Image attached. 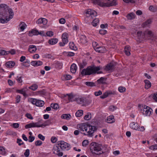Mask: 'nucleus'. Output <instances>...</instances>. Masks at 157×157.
<instances>
[{"mask_svg":"<svg viewBox=\"0 0 157 157\" xmlns=\"http://www.w3.org/2000/svg\"><path fill=\"white\" fill-rule=\"evenodd\" d=\"M85 84L88 86L90 87L95 86V83L92 82H85Z\"/></svg>","mask_w":157,"mask_h":157,"instance_id":"4c0bfd02","label":"nucleus"},{"mask_svg":"<svg viewBox=\"0 0 157 157\" xmlns=\"http://www.w3.org/2000/svg\"><path fill=\"white\" fill-rule=\"evenodd\" d=\"M29 149H27L26 150L25 152L24 153V155L26 157H28L29 156Z\"/></svg>","mask_w":157,"mask_h":157,"instance_id":"e2e57ef3","label":"nucleus"},{"mask_svg":"<svg viewBox=\"0 0 157 157\" xmlns=\"http://www.w3.org/2000/svg\"><path fill=\"white\" fill-rule=\"evenodd\" d=\"M42 142L40 140H37L35 143V145L36 146H40L42 144Z\"/></svg>","mask_w":157,"mask_h":157,"instance_id":"69168bd1","label":"nucleus"},{"mask_svg":"<svg viewBox=\"0 0 157 157\" xmlns=\"http://www.w3.org/2000/svg\"><path fill=\"white\" fill-rule=\"evenodd\" d=\"M29 88L32 90L34 91L36 90L38 88V86L36 84H34L30 86Z\"/></svg>","mask_w":157,"mask_h":157,"instance_id":"79ce46f5","label":"nucleus"},{"mask_svg":"<svg viewBox=\"0 0 157 157\" xmlns=\"http://www.w3.org/2000/svg\"><path fill=\"white\" fill-rule=\"evenodd\" d=\"M109 96L108 91L104 93L103 95L100 96V98L101 99H104L107 98Z\"/></svg>","mask_w":157,"mask_h":157,"instance_id":"49530a36","label":"nucleus"},{"mask_svg":"<svg viewBox=\"0 0 157 157\" xmlns=\"http://www.w3.org/2000/svg\"><path fill=\"white\" fill-rule=\"evenodd\" d=\"M25 127L26 128H28L33 127V123H30L29 124H26L25 126Z\"/></svg>","mask_w":157,"mask_h":157,"instance_id":"864d4df0","label":"nucleus"},{"mask_svg":"<svg viewBox=\"0 0 157 157\" xmlns=\"http://www.w3.org/2000/svg\"><path fill=\"white\" fill-rule=\"evenodd\" d=\"M19 26L21 30L23 31L25 29L26 26V24L23 22H21L20 24L19 25Z\"/></svg>","mask_w":157,"mask_h":157,"instance_id":"c85d7f7f","label":"nucleus"},{"mask_svg":"<svg viewBox=\"0 0 157 157\" xmlns=\"http://www.w3.org/2000/svg\"><path fill=\"white\" fill-rule=\"evenodd\" d=\"M99 32L101 34L105 35L107 31L105 30L102 29L100 30Z\"/></svg>","mask_w":157,"mask_h":157,"instance_id":"6e6d98bb","label":"nucleus"},{"mask_svg":"<svg viewBox=\"0 0 157 157\" xmlns=\"http://www.w3.org/2000/svg\"><path fill=\"white\" fill-rule=\"evenodd\" d=\"M72 78V76L69 75H66L63 76V79L65 80H69L71 79Z\"/></svg>","mask_w":157,"mask_h":157,"instance_id":"e433bc0d","label":"nucleus"},{"mask_svg":"<svg viewBox=\"0 0 157 157\" xmlns=\"http://www.w3.org/2000/svg\"><path fill=\"white\" fill-rule=\"evenodd\" d=\"M57 145L59 146L62 150H68L70 148V144L63 141H58V142Z\"/></svg>","mask_w":157,"mask_h":157,"instance_id":"423d86ee","label":"nucleus"},{"mask_svg":"<svg viewBox=\"0 0 157 157\" xmlns=\"http://www.w3.org/2000/svg\"><path fill=\"white\" fill-rule=\"evenodd\" d=\"M0 9H1L2 10L5 9L8 10L9 13L10 14L9 17L4 19L0 18V21H1V23H7L13 17L14 14L11 8H9V7L5 4H0Z\"/></svg>","mask_w":157,"mask_h":157,"instance_id":"7ed1b4c3","label":"nucleus"},{"mask_svg":"<svg viewBox=\"0 0 157 157\" xmlns=\"http://www.w3.org/2000/svg\"><path fill=\"white\" fill-rule=\"evenodd\" d=\"M35 139V137L34 136H29V142H32Z\"/></svg>","mask_w":157,"mask_h":157,"instance_id":"680f3d73","label":"nucleus"},{"mask_svg":"<svg viewBox=\"0 0 157 157\" xmlns=\"http://www.w3.org/2000/svg\"><path fill=\"white\" fill-rule=\"evenodd\" d=\"M149 149L152 150H157V144L152 145L149 147Z\"/></svg>","mask_w":157,"mask_h":157,"instance_id":"3c124183","label":"nucleus"},{"mask_svg":"<svg viewBox=\"0 0 157 157\" xmlns=\"http://www.w3.org/2000/svg\"><path fill=\"white\" fill-rule=\"evenodd\" d=\"M89 141L87 140H84L82 143V145L83 146L86 147V146L88 144Z\"/></svg>","mask_w":157,"mask_h":157,"instance_id":"8fccbe9b","label":"nucleus"},{"mask_svg":"<svg viewBox=\"0 0 157 157\" xmlns=\"http://www.w3.org/2000/svg\"><path fill=\"white\" fill-rule=\"evenodd\" d=\"M67 95L68 96V100L69 101L72 102L73 101H74L75 98H74V96L72 94H67Z\"/></svg>","mask_w":157,"mask_h":157,"instance_id":"7c9ffc66","label":"nucleus"},{"mask_svg":"<svg viewBox=\"0 0 157 157\" xmlns=\"http://www.w3.org/2000/svg\"><path fill=\"white\" fill-rule=\"evenodd\" d=\"M93 2L97 4L101 7L105 6H107V3L102 2L101 0H92Z\"/></svg>","mask_w":157,"mask_h":157,"instance_id":"ddd939ff","label":"nucleus"},{"mask_svg":"<svg viewBox=\"0 0 157 157\" xmlns=\"http://www.w3.org/2000/svg\"><path fill=\"white\" fill-rule=\"evenodd\" d=\"M43 63L40 61H34L31 62V64L34 66H38L42 65Z\"/></svg>","mask_w":157,"mask_h":157,"instance_id":"dca6fc26","label":"nucleus"},{"mask_svg":"<svg viewBox=\"0 0 157 157\" xmlns=\"http://www.w3.org/2000/svg\"><path fill=\"white\" fill-rule=\"evenodd\" d=\"M145 83V88L146 89H148L151 86V83L150 82L147 80H145L144 81Z\"/></svg>","mask_w":157,"mask_h":157,"instance_id":"bb28decb","label":"nucleus"},{"mask_svg":"<svg viewBox=\"0 0 157 157\" xmlns=\"http://www.w3.org/2000/svg\"><path fill=\"white\" fill-rule=\"evenodd\" d=\"M39 33V32L36 29H33L29 32V35L30 36H32L33 35H37Z\"/></svg>","mask_w":157,"mask_h":157,"instance_id":"412c9836","label":"nucleus"},{"mask_svg":"<svg viewBox=\"0 0 157 157\" xmlns=\"http://www.w3.org/2000/svg\"><path fill=\"white\" fill-rule=\"evenodd\" d=\"M99 20L98 19L96 18L94 19L92 22V25L94 26H96L97 24L98 23Z\"/></svg>","mask_w":157,"mask_h":157,"instance_id":"58836bf2","label":"nucleus"},{"mask_svg":"<svg viewBox=\"0 0 157 157\" xmlns=\"http://www.w3.org/2000/svg\"><path fill=\"white\" fill-rule=\"evenodd\" d=\"M126 90V89L125 87L122 86H120L118 88V90L121 93H122L125 92Z\"/></svg>","mask_w":157,"mask_h":157,"instance_id":"09e8293b","label":"nucleus"},{"mask_svg":"<svg viewBox=\"0 0 157 157\" xmlns=\"http://www.w3.org/2000/svg\"><path fill=\"white\" fill-rule=\"evenodd\" d=\"M68 34L66 33L63 34L62 35V38L63 42H65L67 43L68 42Z\"/></svg>","mask_w":157,"mask_h":157,"instance_id":"f3484780","label":"nucleus"},{"mask_svg":"<svg viewBox=\"0 0 157 157\" xmlns=\"http://www.w3.org/2000/svg\"><path fill=\"white\" fill-rule=\"evenodd\" d=\"M71 117V116L70 114H63L61 116V118L62 119L68 120L70 119V118Z\"/></svg>","mask_w":157,"mask_h":157,"instance_id":"72a5a7b5","label":"nucleus"},{"mask_svg":"<svg viewBox=\"0 0 157 157\" xmlns=\"http://www.w3.org/2000/svg\"><path fill=\"white\" fill-rule=\"evenodd\" d=\"M17 92L18 93L23 94L24 96H26L27 95V94L26 93V90L25 89L17 90Z\"/></svg>","mask_w":157,"mask_h":157,"instance_id":"c756f323","label":"nucleus"},{"mask_svg":"<svg viewBox=\"0 0 157 157\" xmlns=\"http://www.w3.org/2000/svg\"><path fill=\"white\" fill-rule=\"evenodd\" d=\"M69 47L71 49L74 50H76L77 49L76 47L73 42H70L69 43Z\"/></svg>","mask_w":157,"mask_h":157,"instance_id":"f704fd0d","label":"nucleus"},{"mask_svg":"<svg viewBox=\"0 0 157 157\" xmlns=\"http://www.w3.org/2000/svg\"><path fill=\"white\" fill-rule=\"evenodd\" d=\"M91 115L90 113H88L84 117V119L86 120H89L91 118Z\"/></svg>","mask_w":157,"mask_h":157,"instance_id":"a19ab883","label":"nucleus"},{"mask_svg":"<svg viewBox=\"0 0 157 157\" xmlns=\"http://www.w3.org/2000/svg\"><path fill=\"white\" fill-rule=\"evenodd\" d=\"M115 121L114 117L113 116H110L107 117L106 122L109 123H112Z\"/></svg>","mask_w":157,"mask_h":157,"instance_id":"6ab92c4d","label":"nucleus"},{"mask_svg":"<svg viewBox=\"0 0 157 157\" xmlns=\"http://www.w3.org/2000/svg\"><path fill=\"white\" fill-rule=\"evenodd\" d=\"M36 49V48L35 45H32L29 46V51L31 53L35 52Z\"/></svg>","mask_w":157,"mask_h":157,"instance_id":"aec40b11","label":"nucleus"},{"mask_svg":"<svg viewBox=\"0 0 157 157\" xmlns=\"http://www.w3.org/2000/svg\"><path fill=\"white\" fill-rule=\"evenodd\" d=\"M46 34L48 36H51L53 35V33L52 31H49L47 32Z\"/></svg>","mask_w":157,"mask_h":157,"instance_id":"338daca9","label":"nucleus"},{"mask_svg":"<svg viewBox=\"0 0 157 157\" xmlns=\"http://www.w3.org/2000/svg\"><path fill=\"white\" fill-rule=\"evenodd\" d=\"M152 110L151 108L146 105H144L142 113L143 114L146 116H149Z\"/></svg>","mask_w":157,"mask_h":157,"instance_id":"1a4fd4ad","label":"nucleus"},{"mask_svg":"<svg viewBox=\"0 0 157 157\" xmlns=\"http://www.w3.org/2000/svg\"><path fill=\"white\" fill-rule=\"evenodd\" d=\"M80 41L82 44H85L87 42L86 36L84 35H81L80 36Z\"/></svg>","mask_w":157,"mask_h":157,"instance_id":"5701e85b","label":"nucleus"},{"mask_svg":"<svg viewBox=\"0 0 157 157\" xmlns=\"http://www.w3.org/2000/svg\"><path fill=\"white\" fill-rule=\"evenodd\" d=\"M38 137L40 140L43 141L45 139V137L41 134H39L38 136Z\"/></svg>","mask_w":157,"mask_h":157,"instance_id":"774afa93","label":"nucleus"},{"mask_svg":"<svg viewBox=\"0 0 157 157\" xmlns=\"http://www.w3.org/2000/svg\"><path fill=\"white\" fill-rule=\"evenodd\" d=\"M58 40L56 38L48 40V43L53 45L56 44L58 42Z\"/></svg>","mask_w":157,"mask_h":157,"instance_id":"cd10ccee","label":"nucleus"},{"mask_svg":"<svg viewBox=\"0 0 157 157\" xmlns=\"http://www.w3.org/2000/svg\"><path fill=\"white\" fill-rule=\"evenodd\" d=\"M87 64V63L85 61H83L82 63H80L79 64V65L80 69H82L84 68Z\"/></svg>","mask_w":157,"mask_h":157,"instance_id":"ea45409f","label":"nucleus"},{"mask_svg":"<svg viewBox=\"0 0 157 157\" xmlns=\"http://www.w3.org/2000/svg\"><path fill=\"white\" fill-rule=\"evenodd\" d=\"M135 17L136 15L134 13H133L128 14L126 16V17L127 19L130 20L134 19L135 18Z\"/></svg>","mask_w":157,"mask_h":157,"instance_id":"b1692460","label":"nucleus"},{"mask_svg":"<svg viewBox=\"0 0 157 157\" xmlns=\"http://www.w3.org/2000/svg\"><path fill=\"white\" fill-rule=\"evenodd\" d=\"M117 108V107L116 106L113 105L110 106L109 108V110L111 111H113Z\"/></svg>","mask_w":157,"mask_h":157,"instance_id":"4d7b16f0","label":"nucleus"},{"mask_svg":"<svg viewBox=\"0 0 157 157\" xmlns=\"http://www.w3.org/2000/svg\"><path fill=\"white\" fill-rule=\"evenodd\" d=\"M78 128L82 131H85L86 133H82L84 135H87L90 137L93 136V134L96 130V128L94 126L90 125L84 123L78 125Z\"/></svg>","mask_w":157,"mask_h":157,"instance_id":"f257e3e1","label":"nucleus"},{"mask_svg":"<svg viewBox=\"0 0 157 157\" xmlns=\"http://www.w3.org/2000/svg\"><path fill=\"white\" fill-rule=\"evenodd\" d=\"M7 55V51L0 49V55Z\"/></svg>","mask_w":157,"mask_h":157,"instance_id":"603ef678","label":"nucleus"},{"mask_svg":"<svg viewBox=\"0 0 157 157\" xmlns=\"http://www.w3.org/2000/svg\"><path fill=\"white\" fill-rule=\"evenodd\" d=\"M105 78L103 77H101L100 79H98L97 80V82L98 83H101L103 84L105 83V82L104 81Z\"/></svg>","mask_w":157,"mask_h":157,"instance_id":"37998d69","label":"nucleus"},{"mask_svg":"<svg viewBox=\"0 0 157 157\" xmlns=\"http://www.w3.org/2000/svg\"><path fill=\"white\" fill-rule=\"evenodd\" d=\"M57 138L55 137H52L51 138V142L53 143H55L57 141Z\"/></svg>","mask_w":157,"mask_h":157,"instance_id":"bf43d9fd","label":"nucleus"},{"mask_svg":"<svg viewBox=\"0 0 157 157\" xmlns=\"http://www.w3.org/2000/svg\"><path fill=\"white\" fill-rule=\"evenodd\" d=\"M74 101H75L78 104L81 105L82 106H86L90 103L86 98L82 97L75 98Z\"/></svg>","mask_w":157,"mask_h":157,"instance_id":"39448f33","label":"nucleus"},{"mask_svg":"<svg viewBox=\"0 0 157 157\" xmlns=\"http://www.w3.org/2000/svg\"><path fill=\"white\" fill-rule=\"evenodd\" d=\"M15 64V62L13 61H8L6 63V66L8 68H12L13 67Z\"/></svg>","mask_w":157,"mask_h":157,"instance_id":"4468645a","label":"nucleus"},{"mask_svg":"<svg viewBox=\"0 0 157 157\" xmlns=\"http://www.w3.org/2000/svg\"><path fill=\"white\" fill-rule=\"evenodd\" d=\"M149 10L151 12H155L157 11V7L151 5L149 7Z\"/></svg>","mask_w":157,"mask_h":157,"instance_id":"2f4dec72","label":"nucleus"},{"mask_svg":"<svg viewBox=\"0 0 157 157\" xmlns=\"http://www.w3.org/2000/svg\"><path fill=\"white\" fill-rule=\"evenodd\" d=\"M95 50L96 52L100 53H103L106 51V49L104 47L99 46L97 48H95Z\"/></svg>","mask_w":157,"mask_h":157,"instance_id":"2eb2a0df","label":"nucleus"},{"mask_svg":"<svg viewBox=\"0 0 157 157\" xmlns=\"http://www.w3.org/2000/svg\"><path fill=\"white\" fill-rule=\"evenodd\" d=\"M0 151H1V154L2 155H5L6 153L5 149L2 147H0Z\"/></svg>","mask_w":157,"mask_h":157,"instance_id":"de8ad7c7","label":"nucleus"},{"mask_svg":"<svg viewBox=\"0 0 157 157\" xmlns=\"http://www.w3.org/2000/svg\"><path fill=\"white\" fill-rule=\"evenodd\" d=\"M31 100L32 103L33 105H35L37 106L42 107L44 104L43 101L35 98H32Z\"/></svg>","mask_w":157,"mask_h":157,"instance_id":"0eeeda50","label":"nucleus"},{"mask_svg":"<svg viewBox=\"0 0 157 157\" xmlns=\"http://www.w3.org/2000/svg\"><path fill=\"white\" fill-rule=\"evenodd\" d=\"M124 52L127 56H129L130 54V47L129 46H126L124 49Z\"/></svg>","mask_w":157,"mask_h":157,"instance_id":"4be33fe9","label":"nucleus"},{"mask_svg":"<svg viewBox=\"0 0 157 157\" xmlns=\"http://www.w3.org/2000/svg\"><path fill=\"white\" fill-rule=\"evenodd\" d=\"M152 22V19H148L147 20L142 24L143 27L149 26Z\"/></svg>","mask_w":157,"mask_h":157,"instance_id":"a211bd4d","label":"nucleus"},{"mask_svg":"<svg viewBox=\"0 0 157 157\" xmlns=\"http://www.w3.org/2000/svg\"><path fill=\"white\" fill-rule=\"evenodd\" d=\"M33 127H42L44 128L45 127V125L43 124H39V122L33 123Z\"/></svg>","mask_w":157,"mask_h":157,"instance_id":"473e14b6","label":"nucleus"},{"mask_svg":"<svg viewBox=\"0 0 157 157\" xmlns=\"http://www.w3.org/2000/svg\"><path fill=\"white\" fill-rule=\"evenodd\" d=\"M86 14L87 15V16L91 17V18L94 17L97 15V13L94 10H92L91 9H88L86 12Z\"/></svg>","mask_w":157,"mask_h":157,"instance_id":"9b49d317","label":"nucleus"},{"mask_svg":"<svg viewBox=\"0 0 157 157\" xmlns=\"http://www.w3.org/2000/svg\"><path fill=\"white\" fill-rule=\"evenodd\" d=\"M138 124L137 123H135L134 122H132L130 123V127L131 128L137 130L138 129Z\"/></svg>","mask_w":157,"mask_h":157,"instance_id":"a878e982","label":"nucleus"},{"mask_svg":"<svg viewBox=\"0 0 157 157\" xmlns=\"http://www.w3.org/2000/svg\"><path fill=\"white\" fill-rule=\"evenodd\" d=\"M115 66V64L111 63L106 66L105 69L106 71H112L114 69Z\"/></svg>","mask_w":157,"mask_h":157,"instance_id":"f8f14e48","label":"nucleus"},{"mask_svg":"<svg viewBox=\"0 0 157 157\" xmlns=\"http://www.w3.org/2000/svg\"><path fill=\"white\" fill-rule=\"evenodd\" d=\"M101 67L100 66L95 67L90 66L86 69H83L81 71V74L82 75H90L96 73L97 71L100 69Z\"/></svg>","mask_w":157,"mask_h":157,"instance_id":"f03ea898","label":"nucleus"},{"mask_svg":"<svg viewBox=\"0 0 157 157\" xmlns=\"http://www.w3.org/2000/svg\"><path fill=\"white\" fill-rule=\"evenodd\" d=\"M117 5L116 1V0H113L112 1V2L109 4L107 3V6H116Z\"/></svg>","mask_w":157,"mask_h":157,"instance_id":"c03bdc74","label":"nucleus"},{"mask_svg":"<svg viewBox=\"0 0 157 157\" xmlns=\"http://www.w3.org/2000/svg\"><path fill=\"white\" fill-rule=\"evenodd\" d=\"M59 147L57 145L54 146L53 149V153L59 156H62L63 154L62 152H60Z\"/></svg>","mask_w":157,"mask_h":157,"instance_id":"9d476101","label":"nucleus"},{"mask_svg":"<svg viewBox=\"0 0 157 157\" xmlns=\"http://www.w3.org/2000/svg\"><path fill=\"white\" fill-rule=\"evenodd\" d=\"M83 114V111L82 110H78L75 113V115L77 117H80Z\"/></svg>","mask_w":157,"mask_h":157,"instance_id":"c9c22d12","label":"nucleus"},{"mask_svg":"<svg viewBox=\"0 0 157 157\" xmlns=\"http://www.w3.org/2000/svg\"><path fill=\"white\" fill-rule=\"evenodd\" d=\"M77 70L76 65L75 63L72 64L71 67V72L73 73H75Z\"/></svg>","mask_w":157,"mask_h":157,"instance_id":"393cba45","label":"nucleus"},{"mask_svg":"<svg viewBox=\"0 0 157 157\" xmlns=\"http://www.w3.org/2000/svg\"><path fill=\"white\" fill-rule=\"evenodd\" d=\"M102 94V92L101 90H99L98 91H96L94 92V95L96 96H99Z\"/></svg>","mask_w":157,"mask_h":157,"instance_id":"13d9d810","label":"nucleus"},{"mask_svg":"<svg viewBox=\"0 0 157 157\" xmlns=\"http://www.w3.org/2000/svg\"><path fill=\"white\" fill-rule=\"evenodd\" d=\"M153 98L155 101L157 102V92L153 94Z\"/></svg>","mask_w":157,"mask_h":157,"instance_id":"0e129e2a","label":"nucleus"},{"mask_svg":"<svg viewBox=\"0 0 157 157\" xmlns=\"http://www.w3.org/2000/svg\"><path fill=\"white\" fill-rule=\"evenodd\" d=\"M51 107L54 109H57L59 108V105L56 103L51 104Z\"/></svg>","mask_w":157,"mask_h":157,"instance_id":"a18cd8bd","label":"nucleus"},{"mask_svg":"<svg viewBox=\"0 0 157 157\" xmlns=\"http://www.w3.org/2000/svg\"><path fill=\"white\" fill-rule=\"evenodd\" d=\"M102 147L101 144L93 142L90 144V149L93 153H94L98 155H100L103 153V152H102L101 153L100 152L97 153H96V152L101 151L102 149Z\"/></svg>","mask_w":157,"mask_h":157,"instance_id":"20e7f679","label":"nucleus"},{"mask_svg":"<svg viewBox=\"0 0 157 157\" xmlns=\"http://www.w3.org/2000/svg\"><path fill=\"white\" fill-rule=\"evenodd\" d=\"M92 45L95 50V48H97L98 46V44L95 41L92 42Z\"/></svg>","mask_w":157,"mask_h":157,"instance_id":"5fc2aeb1","label":"nucleus"},{"mask_svg":"<svg viewBox=\"0 0 157 157\" xmlns=\"http://www.w3.org/2000/svg\"><path fill=\"white\" fill-rule=\"evenodd\" d=\"M144 34L145 36L152 38V40L157 41V36H154V33L151 30H147L144 32Z\"/></svg>","mask_w":157,"mask_h":157,"instance_id":"6e6552de","label":"nucleus"},{"mask_svg":"<svg viewBox=\"0 0 157 157\" xmlns=\"http://www.w3.org/2000/svg\"><path fill=\"white\" fill-rule=\"evenodd\" d=\"M25 116L27 117L28 118L32 120L33 119V117H32L31 115L29 113H27L25 114Z\"/></svg>","mask_w":157,"mask_h":157,"instance_id":"052dcab7","label":"nucleus"}]
</instances>
